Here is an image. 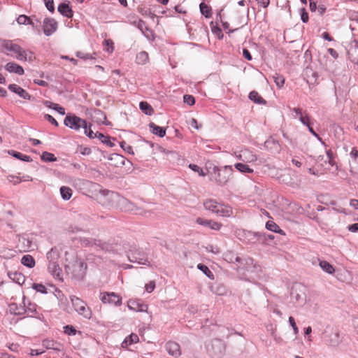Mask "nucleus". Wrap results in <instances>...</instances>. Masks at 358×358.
Here are the masks:
<instances>
[{
  "instance_id": "8fccbe9b",
  "label": "nucleus",
  "mask_w": 358,
  "mask_h": 358,
  "mask_svg": "<svg viewBox=\"0 0 358 358\" xmlns=\"http://www.w3.org/2000/svg\"><path fill=\"white\" fill-rule=\"evenodd\" d=\"M24 24H31L34 27H38L40 22L38 20L33 21L30 17L24 15Z\"/></svg>"
},
{
  "instance_id": "6ab92c4d",
  "label": "nucleus",
  "mask_w": 358,
  "mask_h": 358,
  "mask_svg": "<svg viewBox=\"0 0 358 358\" xmlns=\"http://www.w3.org/2000/svg\"><path fill=\"white\" fill-rule=\"evenodd\" d=\"M42 345L48 350H54L55 351H60L62 350V345L53 340L45 339L42 342Z\"/></svg>"
},
{
  "instance_id": "37998d69",
  "label": "nucleus",
  "mask_w": 358,
  "mask_h": 358,
  "mask_svg": "<svg viewBox=\"0 0 358 358\" xmlns=\"http://www.w3.org/2000/svg\"><path fill=\"white\" fill-rule=\"evenodd\" d=\"M200 11L202 15H203L206 17H209L210 15V8L208 5L205 3H201L199 5Z\"/></svg>"
},
{
  "instance_id": "4468645a",
  "label": "nucleus",
  "mask_w": 358,
  "mask_h": 358,
  "mask_svg": "<svg viewBox=\"0 0 358 358\" xmlns=\"http://www.w3.org/2000/svg\"><path fill=\"white\" fill-rule=\"evenodd\" d=\"M165 348L168 353L174 357H178L181 355L180 345L176 342H167Z\"/></svg>"
},
{
  "instance_id": "3c124183",
  "label": "nucleus",
  "mask_w": 358,
  "mask_h": 358,
  "mask_svg": "<svg viewBox=\"0 0 358 358\" xmlns=\"http://www.w3.org/2000/svg\"><path fill=\"white\" fill-rule=\"evenodd\" d=\"M35 59L34 53L29 50H24V61H28L29 62H33Z\"/></svg>"
},
{
  "instance_id": "39448f33",
  "label": "nucleus",
  "mask_w": 358,
  "mask_h": 358,
  "mask_svg": "<svg viewBox=\"0 0 358 358\" xmlns=\"http://www.w3.org/2000/svg\"><path fill=\"white\" fill-rule=\"evenodd\" d=\"M70 299L75 310L78 314L85 318L89 319L91 317L92 311L90 308L87 306V303L84 301L76 296H71Z\"/></svg>"
},
{
  "instance_id": "680f3d73",
  "label": "nucleus",
  "mask_w": 358,
  "mask_h": 358,
  "mask_svg": "<svg viewBox=\"0 0 358 358\" xmlns=\"http://www.w3.org/2000/svg\"><path fill=\"white\" fill-rule=\"evenodd\" d=\"M308 131H310V133L314 136L315 138H317V139L324 145V146H326V144L325 143L322 141V139L320 137V136L314 131V129H313L312 127H310L309 128H308Z\"/></svg>"
},
{
  "instance_id": "72a5a7b5",
  "label": "nucleus",
  "mask_w": 358,
  "mask_h": 358,
  "mask_svg": "<svg viewBox=\"0 0 358 358\" xmlns=\"http://www.w3.org/2000/svg\"><path fill=\"white\" fill-rule=\"evenodd\" d=\"M148 61V54L142 51L137 54L136 57V62L138 64H145Z\"/></svg>"
},
{
  "instance_id": "5fc2aeb1",
  "label": "nucleus",
  "mask_w": 358,
  "mask_h": 358,
  "mask_svg": "<svg viewBox=\"0 0 358 358\" xmlns=\"http://www.w3.org/2000/svg\"><path fill=\"white\" fill-rule=\"evenodd\" d=\"M183 101L185 103L189 106H192L195 103V99L193 96L185 94L183 96Z\"/></svg>"
},
{
  "instance_id": "052dcab7",
  "label": "nucleus",
  "mask_w": 358,
  "mask_h": 358,
  "mask_svg": "<svg viewBox=\"0 0 358 358\" xmlns=\"http://www.w3.org/2000/svg\"><path fill=\"white\" fill-rule=\"evenodd\" d=\"M103 43L106 46H107V48L106 50L107 52H112L113 51V50H114L113 43L111 40H110V39L105 40L103 41Z\"/></svg>"
},
{
  "instance_id": "5701e85b",
  "label": "nucleus",
  "mask_w": 358,
  "mask_h": 358,
  "mask_svg": "<svg viewBox=\"0 0 358 358\" xmlns=\"http://www.w3.org/2000/svg\"><path fill=\"white\" fill-rule=\"evenodd\" d=\"M220 203H217L215 200L207 199L204 201L203 206L206 210L216 214L217 208L220 206Z\"/></svg>"
},
{
  "instance_id": "bb28decb",
  "label": "nucleus",
  "mask_w": 358,
  "mask_h": 358,
  "mask_svg": "<svg viewBox=\"0 0 358 358\" xmlns=\"http://www.w3.org/2000/svg\"><path fill=\"white\" fill-rule=\"evenodd\" d=\"M319 266L324 272L329 274H333L335 272V269L333 266L327 261H320Z\"/></svg>"
},
{
  "instance_id": "2eb2a0df",
  "label": "nucleus",
  "mask_w": 358,
  "mask_h": 358,
  "mask_svg": "<svg viewBox=\"0 0 358 358\" xmlns=\"http://www.w3.org/2000/svg\"><path fill=\"white\" fill-rule=\"evenodd\" d=\"M82 245L86 247H99L101 249H106V244L99 240H95L90 238H83L80 240Z\"/></svg>"
},
{
  "instance_id": "0eeeda50",
  "label": "nucleus",
  "mask_w": 358,
  "mask_h": 358,
  "mask_svg": "<svg viewBox=\"0 0 358 358\" xmlns=\"http://www.w3.org/2000/svg\"><path fill=\"white\" fill-rule=\"evenodd\" d=\"M127 257L131 262L138 263L141 265L150 266V262L145 257L143 252L136 248L135 246H131L127 252Z\"/></svg>"
},
{
  "instance_id": "a19ab883",
  "label": "nucleus",
  "mask_w": 358,
  "mask_h": 358,
  "mask_svg": "<svg viewBox=\"0 0 358 358\" xmlns=\"http://www.w3.org/2000/svg\"><path fill=\"white\" fill-rule=\"evenodd\" d=\"M59 253L56 249L52 248L47 253V259L49 260V262H53L55 259H58Z\"/></svg>"
},
{
  "instance_id": "f03ea898",
  "label": "nucleus",
  "mask_w": 358,
  "mask_h": 358,
  "mask_svg": "<svg viewBox=\"0 0 358 358\" xmlns=\"http://www.w3.org/2000/svg\"><path fill=\"white\" fill-rule=\"evenodd\" d=\"M100 194L104 197H107L110 202L117 201L122 208L126 211L132 212L135 214H141L140 209L138 208L133 203L124 198H120L119 195L112 191L108 189L100 190Z\"/></svg>"
},
{
  "instance_id": "20e7f679",
  "label": "nucleus",
  "mask_w": 358,
  "mask_h": 358,
  "mask_svg": "<svg viewBox=\"0 0 358 358\" xmlns=\"http://www.w3.org/2000/svg\"><path fill=\"white\" fill-rule=\"evenodd\" d=\"M234 265L237 271L243 275L245 272L250 274L256 273L260 269V266L255 264L254 260L249 257H236Z\"/></svg>"
},
{
  "instance_id": "f257e3e1",
  "label": "nucleus",
  "mask_w": 358,
  "mask_h": 358,
  "mask_svg": "<svg viewBox=\"0 0 358 358\" xmlns=\"http://www.w3.org/2000/svg\"><path fill=\"white\" fill-rule=\"evenodd\" d=\"M234 173L232 166H214L209 173L210 180L219 186H224L229 181Z\"/></svg>"
},
{
  "instance_id": "774afa93",
  "label": "nucleus",
  "mask_w": 358,
  "mask_h": 358,
  "mask_svg": "<svg viewBox=\"0 0 358 358\" xmlns=\"http://www.w3.org/2000/svg\"><path fill=\"white\" fill-rule=\"evenodd\" d=\"M349 17L351 20L358 23V11L352 10L349 13Z\"/></svg>"
},
{
  "instance_id": "a878e982",
  "label": "nucleus",
  "mask_w": 358,
  "mask_h": 358,
  "mask_svg": "<svg viewBox=\"0 0 358 358\" xmlns=\"http://www.w3.org/2000/svg\"><path fill=\"white\" fill-rule=\"evenodd\" d=\"M266 228L273 232L278 233L284 235V231L280 228V227L273 221H268L266 223Z\"/></svg>"
},
{
  "instance_id": "e2e57ef3",
  "label": "nucleus",
  "mask_w": 358,
  "mask_h": 358,
  "mask_svg": "<svg viewBox=\"0 0 358 358\" xmlns=\"http://www.w3.org/2000/svg\"><path fill=\"white\" fill-rule=\"evenodd\" d=\"M145 290L148 293H151L155 288V283L154 281H150L145 285Z\"/></svg>"
},
{
  "instance_id": "393cba45",
  "label": "nucleus",
  "mask_w": 358,
  "mask_h": 358,
  "mask_svg": "<svg viewBox=\"0 0 358 358\" xmlns=\"http://www.w3.org/2000/svg\"><path fill=\"white\" fill-rule=\"evenodd\" d=\"M22 308L21 306H18L15 303L9 304L8 313L10 315H13L14 316H19V317H20L21 313H22ZM20 319H21V317L17 318L15 322H17L18 320H20Z\"/></svg>"
},
{
  "instance_id": "aec40b11",
  "label": "nucleus",
  "mask_w": 358,
  "mask_h": 358,
  "mask_svg": "<svg viewBox=\"0 0 358 358\" xmlns=\"http://www.w3.org/2000/svg\"><path fill=\"white\" fill-rule=\"evenodd\" d=\"M25 297L24 296V299ZM36 305L34 303H29L28 306L25 307L24 304V318L26 317H38L36 316Z\"/></svg>"
},
{
  "instance_id": "4c0bfd02",
  "label": "nucleus",
  "mask_w": 358,
  "mask_h": 358,
  "mask_svg": "<svg viewBox=\"0 0 358 358\" xmlns=\"http://www.w3.org/2000/svg\"><path fill=\"white\" fill-rule=\"evenodd\" d=\"M85 134L89 137L90 138H97V135L99 132L94 133L91 129V124L88 126L86 122V126H84L83 128Z\"/></svg>"
},
{
  "instance_id": "bf43d9fd",
  "label": "nucleus",
  "mask_w": 358,
  "mask_h": 358,
  "mask_svg": "<svg viewBox=\"0 0 358 358\" xmlns=\"http://www.w3.org/2000/svg\"><path fill=\"white\" fill-rule=\"evenodd\" d=\"M78 151L83 155H89L92 152V150L90 148L83 146H80L78 148Z\"/></svg>"
},
{
  "instance_id": "603ef678",
  "label": "nucleus",
  "mask_w": 358,
  "mask_h": 358,
  "mask_svg": "<svg viewBox=\"0 0 358 358\" xmlns=\"http://www.w3.org/2000/svg\"><path fill=\"white\" fill-rule=\"evenodd\" d=\"M76 55L77 57L80 58L84 60L92 59L95 58L92 55H90L89 53H84V52H80V51L77 52Z\"/></svg>"
},
{
  "instance_id": "b1692460",
  "label": "nucleus",
  "mask_w": 358,
  "mask_h": 358,
  "mask_svg": "<svg viewBox=\"0 0 358 358\" xmlns=\"http://www.w3.org/2000/svg\"><path fill=\"white\" fill-rule=\"evenodd\" d=\"M149 127L152 134L157 135L159 137H164L166 135L165 129L158 125H156L153 122L149 124Z\"/></svg>"
},
{
  "instance_id": "c85d7f7f",
  "label": "nucleus",
  "mask_w": 358,
  "mask_h": 358,
  "mask_svg": "<svg viewBox=\"0 0 358 358\" xmlns=\"http://www.w3.org/2000/svg\"><path fill=\"white\" fill-rule=\"evenodd\" d=\"M60 194L62 198L64 201H68L72 196V189L66 186H62L60 187Z\"/></svg>"
},
{
  "instance_id": "cd10ccee",
  "label": "nucleus",
  "mask_w": 358,
  "mask_h": 358,
  "mask_svg": "<svg viewBox=\"0 0 358 358\" xmlns=\"http://www.w3.org/2000/svg\"><path fill=\"white\" fill-rule=\"evenodd\" d=\"M249 99L258 104H266V101L256 91H252L249 94Z\"/></svg>"
},
{
  "instance_id": "13d9d810",
  "label": "nucleus",
  "mask_w": 358,
  "mask_h": 358,
  "mask_svg": "<svg viewBox=\"0 0 358 358\" xmlns=\"http://www.w3.org/2000/svg\"><path fill=\"white\" fill-rule=\"evenodd\" d=\"M289 323L293 329L294 335H297L299 333V329L296 324L295 320L293 317L290 316L289 317Z\"/></svg>"
},
{
  "instance_id": "6e6552de",
  "label": "nucleus",
  "mask_w": 358,
  "mask_h": 358,
  "mask_svg": "<svg viewBox=\"0 0 358 358\" xmlns=\"http://www.w3.org/2000/svg\"><path fill=\"white\" fill-rule=\"evenodd\" d=\"M99 299L103 304L120 306L122 304V297L115 292H101Z\"/></svg>"
},
{
  "instance_id": "7c9ffc66",
  "label": "nucleus",
  "mask_w": 358,
  "mask_h": 358,
  "mask_svg": "<svg viewBox=\"0 0 358 358\" xmlns=\"http://www.w3.org/2000/svg\"><path fill=\"white\" fill-rule=\"evenodd\" d=\"M234 167L242 173H252L254 172L252 169L243 163H236L234 164Z\"/></svg>"
},
{
  "instance_id": "c9c22d12",
  "label": "nucleus",
  "mask_w": 358,
  "mask_h": 358,
  "mask_svg": "<svg viewBox=\"0 0 358 358\" xmlns=\"http://www.w3.org/2000/svg\"><path fill=\"white\" fill-rule=\"evenodd\" d=\"M237 256L232 251H227L224 253L223 258L224 259L229 262L235 264L236 263V257Z\"/></svg>"
},
{
  "instance_id": "412c9836",
  "label": "nucleus",
  "mask_w": 358,
  "mask_h": 358,
  "mask_svg": "<svg viewBox=\"0 0 358 358\" xmlns=\"http://www.w3.org/2000/svg\"><path fill=\"white\" fill-rule=\"evenodd\" d=\"M139 341V338L136 334H131L127 336L121 343V346L123 348H127L129 345L133 343H136Z\"/></svg>"
},
{
  "instance_id": "69168bd1",
  "label": "nucleus",
  "mask_w": 358,
  "mask_h": 358,
  "mask_svg": "<svg viewBox=\"0 0 358 358\" xmlns=\"http://www.w3.org/2000/svg\"><path fill=\"white\" fill-rule=\"evenodd\" d=\"M8 180L14 185L19 184L21 182V178L20 176H9Z\"/></svg>"
},
{
  "instance_id": "4d7b16f0",
  "label": "nucleus",
  "mask_w": 358,
  "mask_h": 358,
  "mask_svg": "<svg viewBox=\"0 0 358 358\" xmlns=\"http://www.w3.org/2000/svg\"><path fill=\"white\" fill-rule=\"evenodd\" d=\"M46 8L51 13L55 11L54 1L53 0H43Z\"/></svg>"
},
{
  "instance_id": "423d86ee",
  "label": "nucleus",
  "mask_w": 358,
  "mask_h": 358,
  "mask_svg": "<svg viewBox=\"0 0 358 358\" xmlns=\"http://www.w3.org/2000/svg\"><path fill=\"white\" fill-rule=\"evenodd\" d=\"M86 122L84 119L71 113L68 114L64 120V124L66 127L76 131H80L81 128L86 126Z\"/></svg>"
},
{
  "instance_id": "9b49d317",
  "label": "nucleus",
  "mask_w": 358,
  "mask_h": 358,
  "mask_svg": "<svg viewBox=\"0 0 358 358\" xmlns=\"http://www.w3.org/2000/svg\"><path fill=\"white\" fill-rule=\"evenodd\" d=\"M236 158L244 163L254 162L257 159V155L248 149L242 150Z\"/></svg>"
},
{
  "instance_id": "dca6fc26",
  "label": "nucleus",
  "mask_w": 358,
  "mask_h": 358,
  "mask_svg": "<svg viewBox=\"0 0 358 358\" xmlns=\"http://www.w3.org/2000/svg\"><path fill=\"white\" fill-rule=\"evenodd\" d=\"M129 309L136 312H146L148 310L147 305L140 303L136 300H129L127 303Z\"/></svg>"
},
{
  "instance_id": "a18cd8bd",
  "label": "nucleus",
  "mask_w": 358,
  "mask_h": 358,
  "mask_svg": "<svg viewBox=\"0 0 358 358\" xmlns=\"http://www.w3.org/2000/svg\"><path fill=\"white\" fill-rule=\"evenodd\" d=\"M299 120L304 126L307 127V128L311 127L310 117L306 111L304 112V115H303L301 117H299Z\"/></svg>"
},
{
  "instance_id": "4be33fe9",
  "label": "nucleus",
  "mask_w": 358,
  "mask_h": 358,
  "mask_svg": "<svg viewBox=\"0 0 358 358\" xmlns=\"http://www.w3.org/2000/svg\"><path fill=\"white\" fill-rule=\"evenodd\" d=\"M264 147L268 150H274L277 152H280V144L278 141L273 138H269L264 142Z\"/></svg>"
},
{
  "instance_id": "f8f14e48",
  "label": "nucleus",
  "mask_w": 358,
  "mask_h": 358,
  "mask_svg": "<svg viewBox=\"0 0 358 358\" xmlns=\"http://www.w3.org/2000/svg\"><path fill=\"white\" fill-rule=\"evenodd\" d=\"M196 222L198 224L208 227L215 231H219L222 227V224L221 223H219L212 220H205L201 217L196 218Z\"/></svg>"
},
{
  "instance_id": "0e129e2a",
  "label": "nucleus",
  "mask_w": 358,
  "mask_h": 358,
  "mask_svg": "<svg viewBox=\"0 0 358 358\" xmlns=\"http://www.w3.org/2000/svg\"><path fill=\"white\" fill-rule=\"evenodd\" d=\"M64 332L67 334L68 335H75L76 334V329L72 326L66 325L64 327Z\"/></svg>"
},
{
  "instance_id": "c03bdc74",
  "label": "nucleus",
  "mask_w": 358,
  "mask_h": 358,
  "mask_svg": "<svg viewBox=\"0 0 358 358\" xmlns=\"http://www.w3.org/2000/svg\"><path fill=\"white\" fill-rule=\"evenodd\" d=\"M95 117L97 118V121L101 122L102 123L107 125L108 124L105 122V120H106V115L100 110H96L94 111Z\"/></svg>"
},
{
  "instance_id": "09e8293b",
  "label": "nucleus",
  "mask_w": 358,
  "mask_h": 358,
  "mask_svg": "<svg viewBox=\"0 0 358 358\" xmlns=\"http://www.w3.org/2000/svg\"><path fill=\"white\" fill-rule=\"evenodd\" d=\"M189 168L192 169L194 172H197L198 174L201 176H205L206 173L203 171L202 169H201L199 166L194 164H190L189 165Z\"/></svg>"
},
{
  "instance_id": "473e14b6",
  "label": "nucleus",
  "mask_w": 358,
  "mask_h": 358,
  "mask_svg": "<svg viewBox=\"0 0 358 358\" xmlns=\"http://www.w3.org/2000/svg\"><path fill=\"white\" fill-rule=\"evenodd\" d=\"M6 69L10 72H15L19 74L22 73V67L13 62L8 63L6 66Z\"/></svg>"
},
{
  "instance_id": "58836bf2",
  "label": "nucleus",
  "mask_w": 358,
  "mask_h": 358,
  "mask_svg": "<svg viewBox=\"0 0 358 358\" xmlns=\"http://www.w3.org/2000/svg\"><path fill=\"white\" fill-rule=\"evenodd\" d=\"M197 268L202 271L209 278L213 279V274L207 266L203 264H199L197 265Z\"/></svg>"
},
{
  "instance_id": "864d4df0",
  "label": "nucleus",
  "mask_w": 358,
  "mask_h": 358,
  "mask_svg": "<svg viewBox=\"0 0 358 358\" xmlns=\"http://www.w3.org/2000/svg\"><path fill=\"white\" fill-rule=\"evenodd\" d=\"M8 88L12 92L19 94L20 96H22V89L20 86L12 84L8 86Z\"/></svg>"
},
{
  "instance_id": "f3484780",
  "label": "nucleus",
  "mask_w": 358,
  "mask_h": 358,
  "mask_svg": "<svg viewBox=\"0 0 358 358\" xmlns=\"http://www.w3.org/2000/svg\"><path fill=\"white\" fill-rule=\"evenodd\" d=\"M57 10L59 13L64 17L71 18L73 15V11L72 10L69 3H61L58 6Z\"/></svg>"
},
{
  "instance_id": "2f4dec72",
  "label": "nucleus",
  "mask_w": 358,
  "mask_h": 358,
  "mask_svg": "<svg viewBox=\"0 0 358 358\" xmlns=\"http://www.w3.org/2000/svg\"><path fill=\"white\" fill-rule=\"evenodd\" d=\"M139 107L142 112L144 113L145 115H151L154 113V110L152 108V106L146 101L140 102Z\"/></svg>"
},
{
  "instance_id": "c756f323",
  "label": "nucleus",
  "mask_w": 358,
  "mask_h": 358,
  "mask_svg": "<svg viewBox=\"0 0 358 358\" xmlns=\"http://www.w3.org/2000/svg\"><path fill=\"white\" fill-rule=\"evenodd\" d=\"M36 243L30 238H24V252L33 251L36 248Z\"/></svg>"
},
{
  "instance_id": "a211bd4d",
  "label": "nucleus",
  "mask_w": 358,
  "mask_h": 358,
  "mask_svg": "<svg viewBox=\"0 0 358 358\" xmlns=\"http://www.w3.org/2000/svg\"><path fill=\"white\" fill-rule=\"evenodd\" d=\"M233 214L232 208L227 205L220 203L217 208L216 215L221 217H229Z\"/></svg>"
},
{
  "instance_id": "f704fd0d",
  "label": "nucleus",
  "mask_w": 358,
  "mask_h": 358,
  "mask_svg": "<svg viewBox=\"0 0 358 358\" xmlns=\"http://www.w3.org/2000/svg\"><path fill=\"white\" fill-rule=\"evenodd\" d=\"M34 258L30 255H24V266L32 268L35 266Z\"/></svg>"
},
{
  "instance_id": "338daca9",
  "label": "nucleus",
  "mask_w": 358,
  "mask_h": 358,
  "mask_svg": "<svg viewBox=\"0 0 358 358\" xmlns=\"http://www.w3.org/2000/svg\"><path fill=\"white\" fill-rule=\"evenodd\" d=\"M350 155L352 159L358 163V150L357 148H353L350 152Z\"/></svg>"
},
{
  "instance_id": "ddd939ff",
  "label": "nucleus",
  "mask_w": 358,
  "mask_h": 358,
  "mask_svg": "<svg viewBox=\"0 0 358 358\" xmlns=\"http://www.w3.org/2000/svg\"><path fill=\"white\" fill-rule=\"evenodd\" d=\"M48 269L55 279H58L59 280H62V269L56 262H49Z\"/></svg>"
},
{
  "instance_id": "e433bc0d",
  "label": "nucleus",
  "mask_w": 358,
  "mask_h": 358,
  "mask_svg": "<svg viewBox=\"0 0 358 358\" xmlns=\"http://www.w3.org/2000/svg\"><path fill=\"white\" fill-rule=\"evenodd\" d=\"M97 135V138L104 144L112 148L114 146V143L110 141V138L108 136H105L102 133H99Z\"/></svg>"
},
{
  "instance_id": "9d476101",
  "label": "nucleus",
  "mask_w": 358,
  "mask_h": 358,
  "mask_svg": "<svg viewBox=\"0 0 358 358\" xmlns=\"http://www.w3.org/2000/svg\"><path fill=\"white\" fill-rule=\"evenodd\" d=\"M3 50H6L12 55H15L17 58L21 56V48L20 45L15 44L11 41L3 40L1 42Z\"/></svg>"
},
{
  "instance_id": "6e6d98bb",
  "label": "nucleus",
  "mask_w": 358,
  "mask_h": 358,
  "mask_svg": "<svg viewBox=\"0 0 358 358\" xmlns=\"http://www.w3.org/2000/svg\"><path fill=\"white\" fill-rule=\"evenodd\" d=\"M206 250L208 252L217 255L220 253V248L217 245H208L206 247Z\"/></svg>"
},
{
  "instance_id": "de8ad7c7",
  "label": "nucleus",
  "mask_w": 358,
  "mask_h": 358,
  "mask_svg": "<svg viewBox=\"0 0 358 358\" xmlns=\"http://www.w3.org/2000/svg\"><path fill=\"white\" fill-rule=\"evenodd\" d=\"M120 145L121 148H122L127 153L130 155H134L132 147L127 144L125 141H121L120 143Z\"/></svg>"
},
{
  "instance_id": "7ed1b4c3",
  "label": "nucleus",
  "mask_w": 358,
  "mask_h": 358,
  "mask_svg": "<svg viewBox=\"0 0 358 358\" xmlns=\"http://www.w3.org/2000/svg\"><path fill=\"white\" fill-rule=\"evenodd\" d=\"M87 265L82 259H76L72 264L66 266V272L71 275V278L81 281L84 279Z\"/></svg>"
},
{
  "instance_id": "ea45409f",
  "label": "nucleus",
  "mask_w": 358,
  "mask_h": 358,
  "mask_svg": "<svg viewBox=\"0 0 358 358\" xmlns=\"http://www.w3.org/2000/svg\"><path fill=\"white\" fill-rule=\"evenodd\" d=\"M41 159L44 162H53L57 161L55 155L48 152H43L41 155Z\"/></svg>"
},
{
  "instance_id": "49530a36",
  "label": "nucleus",
  "mask_w": 358,
  "mask_h": 358,
  "mask_svg": "<svg viewBox=\"0 0 358 358\" xmlns=\"http://www.w3.org/2000/svg\"><path fill=\"white\" fill-rule=\"evenodd\" d=\"M32 288L35 289L37 292H40L42 294L47 293L46 287L42 284L33 283Z\"/></svg>"
},
{
  "instance_id": "1a4fd4ad",
  "label": "nucleus",
  "mask_w": 358,
  "mask_h": 358,
  "mask_svg": "<svg viewBox=\"0 0 358 358\" xmlns=\"http://www.w3.org/2000/svg\"><path fill=\"white\" fill-rule=\"evenodd\" d=\"M43 33L45 36H50L57 29V22L53 18L46 17L43 23Z\"/></svg>"
},
{
  "instance_id": "79ce46f5",
  "label": "nucleus",
  "mask_w": 358,
  "mask_h": 358,
  "mask_svg": "<svg viewBox=\"0 0 358 358\" xmlns=\"http://www.w3.org/2000/svg\"><path fill=\"white\" fill-rule=\"evenodd\" d=\"M273 78L278 87L281 88L283 87L285 83V78L282 76L278 73H275L273 76Z\"/></svg>"
}]
</instances>
